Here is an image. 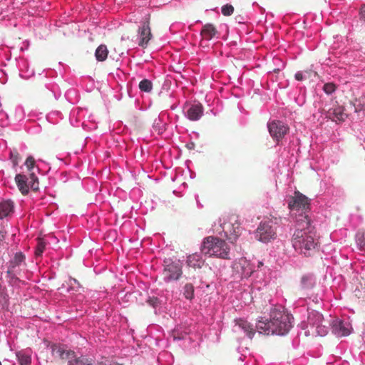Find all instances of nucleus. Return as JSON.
Here are the masks:
<instances>
[{
    "label": "nucleus",
    "mask_w": 365,
    "mask_h": 365,
    "mask_svg": "<svg viewBox=\"0 0 365 365\" xmlns=\"http://www.w3.org/2000/svg\"><path fill=\"white\" fill-rule=\"evenodd\" d=\"M187 264L189 267L194 269L201 268L204 264V261L198 254H192L187 257Z\"/></svg>",
    "instance_id": "17"
},
{
    "label": "nucleus",
    "mask_w": 365,
    "mask_h": 365,
    "mask_svg": "<svg viewBox=\"0 0 365 365\" xmlns=\"http://www.w3.org/2000/svg\"><path fill=\"white\" fill-rule=\"evenodd\" d=\"M173 337H174V339H181V337H180V336H179V337H177L175 334L173 335Z\"/></svg>",
    "instance_id": "40"
},
{
    "label": "nucleus",
    "mask_w": 365,
    "mask_h": 365,
    "mask_svg": "<svg viewBox=\"0 0 365 365\" xmlns=\"http://www.w3.org/2000/svg\"><path fill=\"white\" fill-rule=\"evenodd\" d=\"M215 26L212 24H206L202 27L200 34L206 40L212 39L217 34Z\"/></svg>",
    "instance_id": "15"
},
{
    "label": "nucleus",
    "mask_w": 365,
    "mask_h": 365,
    "mask_svg": "<svg viewBox=\"0 0 365 365\" xmlns=\"http://www.w3.org/2000/svg\"><path fill=\"white\" fill-rule=\"evenodd\" d=\"M7 277L9 279V282L10 284H15L17 281H19V278L16 277L14 271L11 274L7 273Z\"/></svg>",
    "instance_id": "34"
},
{
    "label": "nucleus",
    "mask_w": 365,
    "mask_h": 365,
    "mask_svg": "<svg viewBox=\"0 0 365 365\" xmlns=\"http://www.w3.org/2000/svg\"><path fill=\"white\" fill-rule=\"evenodd\" d=\"M307 323L312 334L323 336L329 331V323L325 321L323 315L317 311L312 310L309 313Z\"/></svg>",
    "instance_id": "4"
},
{
    "label": "nucleus",
    "mask_w": 365,
    "mask_h": 365,
    "mask_svg": "<svg viewBox=\"0 0 365 365\" xmlns=\"http://www.w3.org/2000/svg\"><path fill=\"white\" fill-rule=\"evenodd\" d=\"M24 165H26L29 173H34L33 170L35 168L36 165V160L33 156H29L24 163Z\"/></svg>",
    "instance_id": "29"
},
{
    "label": "nucleus",
    "mask_w": 365,
    "mask_h": 365,
    "mask_svg": "<svg viewBox=\"0 0 365 365\" xmlns=\"http://www.w3.org/2000/svg\"><path fill=\"white\" fill-rule=\"evenodd\" d=\"M5 237V232L4 231V229L2 226L0 225V242H4V240Z\"/></svg>",
    "instance_id": "35"
},
{
    "label": "nucleus",
    "mask_w": 365,
    "mask_h": 365,
    "mask_svg": "<svg viewBox=\"0 0 365 365\" xmlns=\"http://www.w3.org/2000/svg\"><path fill=\"white\" fill-rule=\"evenodd\" d=\"M203 114V107L201 104L192 105L187 110V118L192 121L199 120Z\"/></svg>",
    "instance_id": "14"
},
{
    "label": "nucleus",
    "mask_w": 365,
    "mask_h": 365,
    "mask_svg": "<svg viewBox=\"0 0 365 365\" xmlns=\"http://www.w3.org/2000/svg\"><path fill=\"white\" fill-rule=\"evenodd\" d=\"M46 244L42 239H38V243L35 254L36 256H41L45 250Z\"/></svg>",
    "instance_id": "31"
},
{
    "label": "nucleus",
    "mask_w": 365,
    "mask_h": 365,
    "mask_svg": "<svg viewBox=\"0 0 365 365\" xmlns=\"http://www.w3.org/2000/svg\"><path fill=\"white\" fill-rule=\"evenodd\" d=\"M292 315L286 312L283 307H274L270 312L268 321L259 320L257 329L264 334L284 335L292 327Z\"/></svg>",
    "instance_id": "2"
},
{
    "label": "nucleus",
    "mask_w": 365,
    "mask_h": 365,
    "mask_svg": "<svg viewBox=\"0 0 365 365\" xmlns=\"http://www.w3.org/2000/svg\"><path fill=\"white\" fill-rule=\"evenodd\" d=\"M263 265V263L262 262H258V267H261Z\"/></svg>",
    "instance_id": "38"
},
{
    "label": "nucleus",
    "mask_w": 365,
    "mask_h": 365,
    "mask_svg": "<svg viewBox=\"0 0 365 365\" xmlns=\"http://www.w3.org/2000/svg\"><path fill=\"white\" fill-rule=\"evenodd\" d=\"M25 260V256L21 252L16 253L14 257L10 261L7 270L8 274H11L16 267L20 266Z\"/></svg>",
    "instance_id": "16"
},
{
    "label": "nucleus",
    "mask_w": 365,
    "mask_h": 365,
    "mask_svg": "<svg viewBox=\"0 0 365 365\" xmlns=\"http://www.w3.org/2000/svg\"><path fill=\"white\" fill-rule=\"evenodd\" d=\"M138 34L140 38L138 45L143 48L146 47L152 36L148 20L145 21L142 26L139 28Z\"/></svg>",
    "instance_id": "11"
},
{
    "label": "nucleus",
    "mask_w": 365,
    "mask_h": 365,
    "mask_svg": "<svg viewBox=\"0 0 365 365\" xmlns=\"http://www.w3.org/2000/svg\"><path fill=\"white\" fill-rule=\"evenodd\" d=\"M194 286L191 283H187L184 286L183 295L187 299L191 300L194 297Z\"/></svg>",
    "instance_id": "28"
},
{
    "label": "nucleus",
    "mask_w": 365,
    "mask_h": 365,
    "mask_svg": "<svg viewBox=\"0 0 365 365\" xmlns=\"http://www.w3.org/2000/svg\"><path fill=\"white\" fill-rule=\"evenodd\" d=\"M355 112L365 110V96H361L353 102Z\"/></svg>",
    "instance_id": "24"
},
{
    "label": "nucleus",
    "mask_w": 365,
    "mask_h": 365,
    "mask_svg": "<svg viewBox=\"0 0 365 365\" xmlns=\"http://www.w3.org/2000/svg\"><path fill=\"white\" fill-rule=\"evenodd\" d=\"M323 90L326 93L331 94L335 91L336 86L332 83H327L324 85Z\"/></svg>",
    "instance_id": "32"
},
{
    "label": "nucleus",
    "mask_w": 365,
    "mask_h": 365,
    "mask_svg": "<svg viewBox=\"0 0 365 365\" xmlns=\"http://www.w3.org/2000/svg\"><path fill=\"white\" fill-rule=\"evenodd\" d=\"M361 19L365 22V5H363L360 11Z\"/></svg>",
    "instance_id": "36"
},
{
    "label": "nucleus",
    "mask_w": 365,
    "mask_h": 365,
    "mask_svg": "<svg viewBox=\"0 0 365 365\" xmlns=\"http://www.w3.org/2000/svg\"><path fill=\"white\" fill-rule=\"evenodd\" d=\"M195 147V144L193 143L187 144V148L190 150L193 149Z\"/></svg>",
    "instance_id": "37"
},
{
    "label": "nucleus",
    "mask_w": 365,
    "mask_h": 365,
    "mask_svg": "<svg viewBox=\"0 0 365 365\" xmlns=\"http://www.w3.org/2000/svg\"><path fill=\"white\" fill-rule=\"evenodd\" d=\"M16 357L20 365H31V354L26 351H19L16 352Z\"/></svg>",
    "instance_id": "21"
},
{
    "label": "nucleus",
    "mask_w": 365,
    "mask_h": 365,
    "mask_svg": "<svg viewBox=\"0 0 365 365\" xmlns=\"http://www.w3.org/2000/svg\"><path fill=\"white\" fill-rule=\"evenodd\" d=\"M73 281L75 282V283H77V280L76 279H73Z\"/></svg>",
    "instance_id": "41"
},
{
    "label": "nucleus",
    "mask_w": 365,
    "mask_h": 365,
    "mask_svg": "<svg viewBox=\"0 0 365 365\" xmlns=\"http://www.w3.org/2000/svg\"><path fill=\"white\" fill-rule=\"evenodd\" d=\"M70 365H95V361L91 358L82 356L70 361Z\"/></svg>",
    "instance_id": "23"
},
{
    "label": "nucleus",
    "mask_w": 365,
    "mask_h": 365,
    "mask_svg": "<svg viewBox=\"0 0 365 365\" xmlns=\"http://www.w3.org/2000/svg\"><path fill=\"white\" fill-rule=\"evenodd\" d=\"M9 158L12 163L13 167L16 168L19 165V163L21 160V157L18 150L16 148H13L9 149Z\"/></svg>",
    "instance_id": "22"
},
{
    "label": "nucleus",
    "mask_w": 365,
    "mask_h": 365,
    "mask_svg": "<svg viewBox=\"0 0 365 365\" xmlns=\"http://www.w3.org/2000/svg\"><path fill=\"white\" fill-rule=\"evenodd\" d=\"M314 279L312 276L305 275L301 279V284L303 289H309L314 286Z\"/></svg>",
    "instance_id": "25"
},
{
    "label": "nucleus",
    "mask_w": 365,
    "mask_h": 365,
    "mask_svg": "<svg viewBox=\"0 0 365 365\" xmlns=\"http://www.w3.org/2000/svg\"><path fill=\"white\" fill-rule=\"evenodd\" d=\"M332 332L337 336H346L351 333V327L349 323L337 322L332 327Z\"/></svg>",
    "instance_id": "12"
},
{
    "label": "nucleus",
    "mask_w": 365,
    "mask_h": 365,
    "mask_svg": "<svg viewBox=\"0 0 365 365\" xmlns=\"http://www.w3.org/2000/svg\"><path fill=\"white\" fill-rule=\"evenodd\" d=\"M0 365H1V362L0 361Z\"/></svg>",
    "instance_id": "42"
},
{
    "label": "nucleus",
    "mask_w": 365,
    "mask_h": 365,
    "mask_svg": "<svg viewBox=\"0 0 365 365\" xmlns=\"http://www.w3.org/2000/svg\"><path fill=\"white\" fill-rule=\"evenodd\" d=\"M268 129L271 136L279 141L287 133L289 127L282 121L274 120L268 124Z\"/></svg>",
    "instance_id": "10"
},
{
    "label": "nucleus",
    "mask_w": 365,
    "mask_h": 365,
    "mask_svg": "<svg viewBox=\"0 0 365 365\" xmlns=\"http://www.w3.org/2000/svg\"><path fill=\"white\" fill-rule=\"evenodd\" d=\"M52 354L55 357L61 359H68L72 361L71 359L74 357V352L71 350H67L65 348L54 345L52 346Z\"/></svg>",
    "instance_id": "13"
},
{
    "label": "nucleus",
    "mask_w": 365,
    "mask_h": 365,
    "mask_svg": "<svg viewBox=\"0 0 365 365\" xmlns=\"http://www.w3.org/2000/svg\"><path fill=\"white\" fill-rule=\"evenodd\" d=\"M230 250L225 240L213 236L206 237L201 247L204 254L226 259H230Z\"/></svg>",
    "instance_id": "3"
},
{
    "label": "nucleus",
    "mask_w": 365,
    "mask_h": 365,
    "mask_svg": "<svg viewBox=\"0 0 365 365\" xmlns=\"http://www.w3.org/2000/svg\"><path fill=\"white\" fill-rule=\"evenodd\" d=\"M109 365H120V364L115 362V363L110 364Z\"/></svg>",
    "instance_id": "39"
},
{
    "label": "nucleus",
    "mask_w": 365,
    "mask_h": 365,
    "mask_svg": "<svg viewBox=\"0 0 365 365\" xmlns=\"http://www.w3.org/2000/svg\"><path fill=\"white\" fill-rule=\"evenodd\" d=\"M307 76H309L308 71H299L295 74V79L299 81H302L307 78Z\"/></svg>",
    "instance_id": "33"
},
{
    "label": "nucleus",
    "mask_w": 365,
    "mask_h": 365,
    "mask_svg": "<svg viewBox=\"0 0 365 365\" xmlns=\"http://www.w3.org/2000/svg\"><path fill=\"white\" fill-rule=\"evenodd\" d=\"M237 325L247 334L249 338L252 339L253 337L255 332L250 323L243 319H238L237 320Z\"/></svg>",
    "instance_id": "20"
},
{
    "label": "nucleus",
    "mask_w": 365,
    "mask_h": 365,
    "mask_svg": "<svg viewBox=\"0 0 365 365\" xmlns=\"http://www.w3.org/2000/svg\"><path fill=\"white\" fill-rule=\"evenodd\" d=\"M14 209L13 202L10 200H6L0 202V219H3L12 212Z\"/></svg>",
    "instance_id": "18"
},
{
    "label": "nucleus",
    "mask_w": 365,
    "mask_h": 365,
    "mask_svg": "<svg viewBox=\"0 0 365 365\" xmlns=\"http://www.w3.org/2000/svg\"><path fill=\"white\" fill-rule=\"evenodd\" d=\"M182 274V266L179 261L170 259L164 260L163 277L165 282L178 279Z\"/></svg>",
    "instance_id": "8"
},
{
    "label": "nucleus",
    "mask_w": 365,
    "mask_h": 365,
    "mask_svg": "<svg viewBox=\"0 0 365 365\" xmlns=\"http://www.w3.org/2000/svg\"><path fill=\"white\" fill-rule=\"evenodd\" d=\"M288 207L292 211H302L304 215H307L306 212L310 209V200L299 191H295L294 195L290 197Z\"/></svg>",
    "instance_id": "9"
},
{
    "label": "nucleus",
    "mask_w": 365,
    "mask_h": 365,
    "mask_svg": "<svg viewBox=\"0 0 365 365\" xmlns=\"http://www.w3.org/2000/svg\"><path fill=\"white\" fill-rule=\"evenodd\" d=\"M14 180L19 191L24 195L29 193L30 188L34 191H37L39 188L38 178L34 173H29V175L23 173L16 174Z\"/></svg>",
    "instance_id": "5"
},
{
    "label": "nucleus",
    "mask_w": 365,
    "mask_h": 365,
    "mask_svg": "<svg viewBox=\"0 0 365 365\" xmlns=\"http://www.w3.org/2000/svg\"><path fill=\"white\" fill-rule=\"evenodd\" d=\"M108 49L106 45H99L95 51V57L98 61H105L108 56Z\"/></svg>",
    "instance_id": "19"
},
{
    "label": "nucleus",
    "mask_w": 365,
    "mask_h": 365,
    "mask_svg": "<svg viewBox=\"0 0 365 365\" xmlns=\"http://www.w3.org/2000/svg\"><path fill=\"white\" fill-rule=\"evenodd\" d=\"M221 11L224 16H229L233 14L234 7L231 4H227L222 6Z\"/></svg>",
    "instance_id": "30"
},
{
    "label": "nucleus",
    "mask_w": 365,
    "mask_h": 365,
    "mask_svg": "<svg viewBox=\"0 0 365 365\" xmlns=\"http://www.w3.org/2000/svg\"><path fill=\"white\" fill-rule=\"evenodd\" d=\"M276 237V226L271 220L261 222L255 233V237L264 243L275 239Z\"/></svg>",
    "instance_id": "7"
},
{
    "label": "nucleus",
    "mask_w": 365,
    "mask_h": 365,
    "mask_svg": "<svg viewBox=\"0 0 365 365\" xmlns=\"http://www.w3.org/2000/svg\"><path fill=\"white\" fill-rule=\"evenodd\" d=\"M292 244L299 253L309 257L317 250L319 242L315 227L308 215H300L296 221V230L292 235Z\"/></svg>",
    "instance_id": "1"
},
{
    "label": "nucleus",
    "mask_w": 365,
    "mask_h": 365,
    "mask_svg": "<svg viewBox=\"0 0 365 365\" xmlns=\"http://www.w3.org/2000/svg\"><path fill=\"white\" fill-rule=\"evenodd\" d=\"M139 88L143 92L150 93L153 90V83L148 79H143L139 83Z\"/></svg>",
    "instance_id": "27"
},
{
    "label": "nucleus",
    "mask_w": 365,
    "mask_h": 365,
    "mask_svg": "<svg viewBox=\"0 0 365 365\" xmlns=\"http://www.w3.org/2000/svg\"><path fill=\"white\" fill-rule=\"evenodd\" d=\"M221 227L225 234V237H226L231 243H234L237 241L242 231L237 217L235 215L229 217L227 221H225L221 225Z\"/></svg>",
    "instance_id": "6"
},
{
    "label": "nucleus",
    "mask_w": 365,
    "mask_h": 365,
    "mask_svg": "<svg viewBox=\"0 0 365 365\" xmlns=\"http://www.w3.org/2000/svg\"><path fill=\"white\" fill-rule=\"evenodd\" d=\"M333 115L335 120L344 121L347 118V114L344 113V108L341 107L334 108Z\"/></svg>",
    "instance_id": "26"
}]
</instances>
